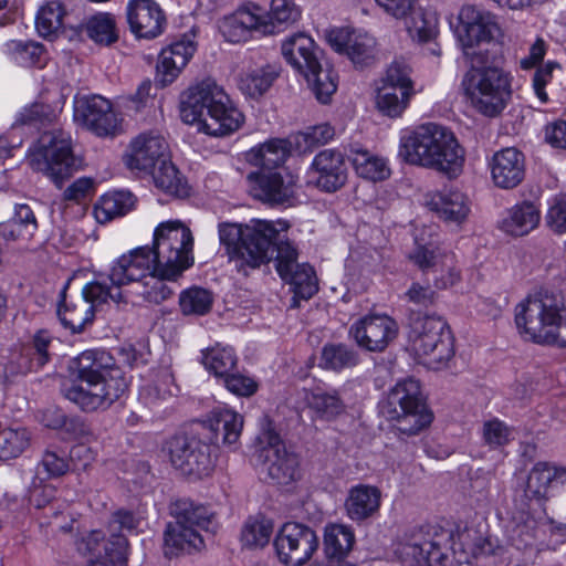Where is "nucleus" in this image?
<instances>
[{
    "label": "nucleus",
    "instance_id": "1",
    "mask_svg": "<svg viewBox=\"0 0 566 566\" xmlns=\"http://www.w3.org/2000/svg\"><path fill=\"white\" fill-rule=\"evenodd\" d=\"M289 229L290 223L282 219H252L245 224L223 222L219 224V239L230 261L244 275L274 260L277 274L291 286L292 306L296 307L298 300L311 298L318 285L314 269L297 262L298 252L287 237Z\"/></svg>",
    "mask_w": 566,
    "mask_h": 566
},
{
    "label": "nucleus",
    "instance_id": "2",
    "mask_svg": "<svg viewBox=\"0 0 566 566\" xmlns=\"http://www.w3.org/2000/svg\"><path fill=\"white\" fill-rule=\"evenodd\" d=\"M458 19L457 36L471 64L462 88L479 113L494 117L511 96L509 75L499 66L503 57L501 28L494 14L474 4H464Z\"/></svg>",
    "mask_w": 566,
    "mask_h": 566
},
{
    "label": "nucleus",
    "instance_id": "3",
    "mask_svg": "<svg viewBox=\"0 0 566 566\" xmlns=\"http://www.w3.org/2000/svg\"><path fill=\"white\" fill-rule=\"evenodd\" d=\"M193 237L179 220L160 222L154 230L153 247H138L120 255L107 279L113 284L143 283L151 274L178 277L193 264Z\"/></svg>",
    "mask_w": 566,
    "mask_h": 566
},
{
    "label": "nucleus",
    "instance_id": "4",
    "mask_svg": "<svg viewBox=\"0 0 566 566\" xmlns=\"http://www.w3.org/2000/svg\"><path fill=\"white\" fill-rule=\"evenodd\" d=\"M71 370L80 384L64 385L62 395L86 412L108 408L128 387L124 371L106 350L81 353L72 360Z\"/></svg>",
    "mask_w": 566,
    "mask_h": 566
},
{
    "label": "nucleus",
    "instance_id": "5",
    "mask_svg": "<svg viewBox=\"0 0 566 566\" xmlns=\"http://www.w3.org/2000/svg\"><path fill=\"white\" fill-rule=\"evenodd\" d=\"M180 114L185 123H198L212 136L231 134L244 122L242 112L234 106L224 91L210 80L189 88L181 102Z\"/></svg>",
    "mask_w": 566,
    "mask_h": 566
},
{
    "label": "nucleus",
    "instance_id": "6",
    "mask_svg": "<svg viewBox=\"0 0 566 566\" xmlns=\"http://www.w3.org/2000/svg\"><path fill=\"white\" fill-rule=\"evenodd\" d=\"M170 513L175 522L169 523L165 531L166 555L199 551L206 541L202 533L210 537L218 530L214 513L190 499L174 501Z\"/></svg>",
    "mask_w": 566,
    "mask_h": 566
},
{
    "label": "nucleus",
    "instance_id": "7",
    "mask_svg": "<svg viewBox=\"0 0 566 566\" xmlns=\"http://www.w3.org/2000/svg\"><path fill=\"white\" fill-rule=\"evenodd\" d=\"M28 161L57 188L81 167V160L73 155L70 134L60 129L43 133L30 149Z\"/></svg>",
    "mask_w": 566,
    "mask_h": 566
},
{
    "label": "nucleus",
    "instance_id": "8",
    "mask_svg": "<svg viewBox=\"0 0 566 566\" xmlns=\"http://www.w3.org/2000/svg\"><path fill=\"white\" fill-rule=\"evenodd\" d=\"M382 415L397 421L396 429L406 436H413L429 426L432 413L426 408L420 382L409 378L396 384L381 405Z\"/></svg>",
    "mask_w": 566,
    "mask_h": 566
},
{
    "label": "nucleus",
    "instance_id": "9",
    "mask_svg": "<svg viewBox=\"0 0 566 566\" xmlns=\"http://www.w3.org/2000/svg\"><path fill=\"white\" fill-rule=\"evenodd\" d=\"M412 352L431 369H441L453 357V337L446 321L438 316L417 318L409 333Z\"/></svg>",
    "mask_w": 566,
    "mask_h": 566
},
{
    "label": "nucleus",
    "instance_id": "10",
    "mask_svg": "<svg viewBox=\"0 0 566 566\" xmlns=\"http://www.w3.org/2000/svg\"><path fill=\"white\" fill-rule=\"evenodd\" d=\"M451 534L429 526L413 532L399 543L396 555L403 566H448Z\"/></svg>",
    "mask_w": 566,
    "mask_h": 566
},
{
    "label": "nucleus",
    "instance_id": "11",
    "mask_svg": "<svg viewBox=\"0 0 566 566\" xmlns=\"http://www.w3.org/2000/svg\"><path fill=\"white\" fill-rule=\"evenodd\" d=\"M256 462L259 470L273 483L287 485L301 478L296 454L285 449L280 436L272 428L264 429L256 438Z\"/></svg>",
    "mask_w": 566,
    "mask_h": 566
},
{
    "label": "nucleus",
    "instance_id": "12",
    "mask_svg": "<svg viewBox=\"0 0 566 566\" xmlns=\"http://www.w3.org/2000/svg\"><path fill=\"white\" fill-rule=\"evenodd\" d=\"M538 325L533 328V343L566 347V306L560 293L542 287L533 297Z\"/></svg>",
    "mask_w": 566,
    "mask_h": 566
},
{
    "label": "nucleus",
    "instance_id": "13",
    "mask_svg": "<svg viewBox=\"0 0 566 566\" xmlns=\"http://www.w3.org/2000/svg\"><path fill=\"white\" fill-rule=\"evenodd\" d=\"M163 452L185 475L201 478L212 470L210 446L195 437L174 436L166 441Z\"/></svg>",
    "mask_w": 566,
    "mask_h": 566
},
{
    "label": "nucleus",
    "instance_id": "14",
    "mask_svg": "<svg viewBox=\"0 0 566 566\" xmlns=\"http://www.w3.org/2000/svg\"><path fill=\"white\" fill-rule=\"evenodd\" d=\"M316 533L301 523H285L274 538V547L281 563L301 566L311 559L318 547Z\"/></svg>",
    "mask_w": 566,
    "mask_h": 566
},
{
    "label": "nucleus",
    "instance_id": "15",
    "mask_svg": "<svg viewBox=\"0 0 566 566\" xmlns=\"http://www.w3.org/2000/svg\"><path fill=\"white\" fill-rule=\"evenodd\" d=\"M356 344L368 352H384L398 335L397 323L387 315H366L349 328Z\"/></svg>",
    "mask_w": 566,
    "mask_h": 566
},
{
    "label": "nucleus",
    "instance_id": "16",
    "mask_svg": "<svg viewBox=\"0 0 566 566\" xmlns=\"http://www.w3.org/2000/svg\"><path fill=\"white\" fill-rule=\"evenodd\" d=\"M443 126L429 123L403 134L400 137L398 156L407 164L423 167L434 163L433 148L439 145V134Z\"/></svg>",
    "mask_w": 566,
    "mask_h": 566
},
{
    "label": "nucleus",
    "instance_id": "17",
    "mask_svg": "<svg viewBox=\"0 0 566 566\" xmlns=\"http://www.w3.org/2000/svg\"><path fill=\"white\" fill-rule=\"evenodd\" d=\"M75 118L101 137L114 136L119 130V118L112 104L99 95L80 98L75 104Z\"/></svg>",
    "mask_w": 566,
    "mask_h": 566
},
{
    "label": "nucleus",
    "instance_id": "18",
    "mask_svg": "<svg viewBox=\"0 0 566 566\" xmlns=\"http://www.w3.org/2000/svg\"><path fill=\"white\" fill-rule=\"evenodd\" d=\"M347 180L344 156L335 149H324L313 159L308 170V182L325 192H335Z\"/></svg>",
    "mask_w": 566,
    "mask_h": 566
},
{
    "label": "nucleus",
    "instance_id": "19",
    "mask_svg": "<svg viewBox=\"0 0 566 566\" xmlns=\"http://www.w3.org/2000/svg\"><path fill=\"white\" fill-rule=\"evenodd\" d=\"M252 196L263 202L283 203L294 196L296 179L280 171H254L248 175Z\"/></svg>",
    "mask_w": 566,
    "mask_h": 566
},
{
    "label": "nucleus",
    "instance_id": "20",
    "mask_svg": "<svg viewBox=\"0 0 566 566\" xmlns=\"http://www.w3.org/2000/svg\"><path fill=\"white\" fill-rule=\"evenodd\" d=\"M493 184L501 189H514L525 178V156L515 147H506L493 154L489 160Z\"/></svg>",
    "mask_w": 566,
    "mask_h": 566
},
{
    "label": "nucleus",
    "instance_id": "21",
    "mask_svg": "<svg viewBox=\"0 0 566 566\" xmlns=\"http://www.w3.org/2000/svg\"><path fill=\"white\" fill-rule=\"evenodd\" d=\"M168 157V145L163 136L144 133L132 140L126 164L130 169L150 171Z\"/></svg>",
    "mask_w": 566,
    "mask_h": 566
},
{
    "label": "nucleus",
    "instance_id": "22",
    "mask_svg": "<svg viewBox=\"0 0 566 566\" xmlns=\"http://www.w3.org/2000/svg\"><path fill=\"white\" fill-rule=\"evenodd\" d=\"M326 38L336 52L345 53L355 65H367L374 59L375 39L367 33L339 28L328 31Z\"/></svg>",
    "mask_w": 566,
    "mask_h": 566
},
{
    "label": "nucleus",
    "instance_id": "23",
    "mask_svg": "<svg viewBox=\"0 0 566 566\" xmlns=\"http://www.w3.org/2000/svg\"><path fill=\"white\" fill-rule=\"evenodd\" d=\"M566 483V467L538 461L533 465V507L537 512L549 509L559 484Z\"/></svg>",
    "mask_w": 566,
    "mask_h": 566
},
{
    "label": "nucleus",
    "instance_id": "24",
    "mask_svg": "<svg viewBox=\"0 0 566 566\" xmlns=\"http://www.w3.org/2000/svg\"><path fill=\"white\" fill-rule=\"evenodd\" d=\"M127 21L138 38L154 39L163 33L166 17L154 0H132L127 6Z\"/></svg>",
    "mask_w": 566,
    "mask_h": 566
},
{
    "label": "nucleus",
    "instance_id": "25",
    "mask_svg": "<svg viewBox=\"0 0 566 566\" xmlns=\"http://www.w3.org/2000/svg\"><path fill=\"white\" fill-rule=\"evenodd\" d=\"M439 145L431 153L434 163L426 165V168L441 172L449 178H455L462 172L465 151L454 134L446 127L439 134Z\"/></svg>",
    "mask_w": 566,
    "mask_h": 566
},
{
    "label": "nucleus",
    "instance_id": "26",
    "mask_svg": "<svg viewBox=\"0 0 566 566\" xmlns=\"http://www.w3.org/2000/svg\"><path fill=\"white\" fill-rule=\"evenodd\" d=\"M219 29L223 38L231 43L247 41L252 31L266 34L272 30L268 24L261 22L260 7L256 4H250L226 17L221 21Z\"/></svg>",
    "mask_w": 566,
    "mask_h": 566
},
{
    "label": "nucleus",
    "instance_id": "27",
    "mask_svg": "<svg viewBox=\"0 0 566 566\" xmlns=\"http://www.w3.org/2000/svg\"><path fill=\"white\" fill-rule=\"evenodd\" d=\"M195 51L196 44L186 36L163 49L157 64L156 83L161 87L171 84Z\"/></svg>",
    "mask_w": 566,
    "mask_h": 566
},
{
    "label": "nucleus",
    "instance_id": "28",
    "mask_svg": "<svg viewBox=\"0 0 566 566\" xmlns=\"http://www.w3.org/2000/svg\"><path fill=\"white\" fill-rule=\"evenodd\" d=\"M533 539L539 551L556 549L566 541V497L558 512V521L549 516L548 510L537 512L533 507Z\"/></svg>",
    "mask_w": 566,
    "mask_h": 566
},
{
    "label": "nucleus",
    "instance_id": "29",
    "mask_svg": "<svg viewBox=\"0 0 566 566\" xmlns=\"http://www.w3.org/2000/svg\"><path fill=\"white\" fill-rule=\"evenodd\" d=\"M436 230V226H423L415 232L416 248L409 254V259L422 271L437 268L441 263L447 264L454 259L453 253L437 245L433 239Z\"/></svg>",
    "mask_w": 566,
    "mask_h": 566
},
{
    "label": "nucleus",
    "instance_id": "30",
    "mask_svg": "<svg viewBox=\"0 0 566 566\" xmlns=\"http://www.w3.org/2000/svg\"><path fill=\"white\" fill-rule=\"evenodd\" d=\"M429 207L438 218L455 226L464 222L471 211L468 197L459 190L436 193L431 198Z\"/></svg>",
    "mask_w": 566,
    "mask_h": 566
},
{
    "label": "nucleus",
    "instance_id": "31",
    "mask_svg": "<svg viewBox=\"0 0 566 566\" xmlns=\"http://www.w3.org/2000/svg\"><path fill=\"white\" fill-rule=\"evenodd\" d=\"M381 501V492L373 485L359 484L349 490L345 509L352 521L360 522L375 515Z\"/></svg>",
    "mask_w": 566,
    "mask_h": 566
},
{
    "label": "nucleus",
    "instance_id": "32",
    "mask_svg": "<svg viewBox=\"0 0 566 566\" xmlns=\"http://www.w3.org/2000/svg\"><path fill=\"white\" fill-rule=\"evenodd\" d=\"M282 55L298 73L316 65L318 49L314 40L305 33H295L282 43Z\"/></svg>",
    "mask_w": 566,
    "mask_h": 566
},
{
    "label": "nucleus",
    "instance_id": "33",
    "mask_svg": "<svg viewBox=\"0 0 566 566\" xmlns=\"http://www.w3.org/2000/svg\"><path fill=\"white\" fill-rule=\"evenodd\" d=\"M139 525V518L130 511L118 510L112 514L108 522L111 544L114 546L112 556L119 565H126L128 541L125 533H132Z\"/></svg>",
    "mask_w": 566,
    "mask_h": 566
},
{
    "label": "nucleus",
    "instance_id": "34",
    "mask_svg": "<svg viewBox=\"0 0 566 566\" xmlns=\"http://www.w3.org/2000/svg\"><path fill=\"white\" fill-rule=\"evenodd\" d=\"M290 154L289 145L284 139H271L245 154V160L258 167L259 171H277Z\"/></svg>",
    "mask_w": 566,
    "mask_h": 566
},
{
    "label": "nucleus",
    "instance_id": "35",
    "mask_svg": "<svg viewBox=\"0 0 566 566\" xmlns=\"http://www.w3.org/2000/svg\"><path fill=\"white\" fill-rule=\"evenodd\" d=\"M36 230L35 214L25 203L15 205L12 218L0 222V238L6 241L29 240Z\"/></svg>",
    "mask_w": 566,
    "mask_h": 566
},
{
    "label": "nucleus",
    "instance_id": "36",
    "mask_svg": "<svg viewBox=\"0 0 566 566\" xmlns=\"http://www.w3.org/2000/svg\"><path fill=\"white\" fill-rule=\"evenodd\" d=\"M51 344V337L46 331H39L32 338V342L22 348L19 358L18 369H13L12 364L7 366L11 374H27L38 370L49 361L48 348Z\"/></svg>",
    "mask_w": 566,
    "mask_h": 566
},
{
    "label": "nucleus",
    "instance_id": "37",
    "mask_svg": "<svg viewBox=\"0 0 566 566\" xmlns=\"http://www.w3.org/2000/svg\"><path fill=\"white\" fill-rule=\"evenodd\" d=\"M301 14V8L293 0H271L268 12L260 8L261 22L272 29L266 34L275 33L294 24L300 20Z\"/></svg>",
    "mask_w": 566,
    "mask_h": 566
},
{
    "label": "nucleus",
    "instance_id": "38",
    "mask_svg": "<svg viewBox=\"0 0 566 566\" xmlns=\"http://www.w3.org/2000/svg\"><path fill=\"white\" fill-rule=\"evenodd\" d=\"M355 535L352 527L344 524H328L324 530V553L328 559L340 562L352 551Z\"/></svg>",
    "mask_w": 566,
    "mask_h": 566
},
{
    "label": "nucleus",
    "instance_id": "39",
    "mask_svg": "<svg viewBox=\"0 0 566 566\" xmlns=\"http://www.w3.org/2000/svg\"><path fill=\"white\" fill-rule=\"evenodd\" d=\"M349 157L357 175L365 179L378 181L388 178L390 175L387 161L373 155L367 149L354 146L350 148Z\"/></svg>",
    "mask_w": 566,
    "mask_h": 566
},
{
    "label": "nucleus",
    "instance_id": "40",
    "mask_svg": "<svg viewBox=\"0 0 566 566\" xmlns=\"http://www.w3.org/2000/svg\"><path fill=\"white\" fill-rule=\"evenodd\" d=\"M301 74L321 103H327L337 90V76L334 70L328 64L324 66L319 59L316 65L305 69Z\"/></svg>",
    "mask_w": 566,
    "mask_h": 566
},
{
    "label": "nucleus",
    "instance_id": "41",
    "mask_svg": "<svg viewBox=\"0 0 566 566\" xmlns=\"http://www.w3.org/2000/svg\"><path fill=\"white\" fill-rule=\"evenodd\" d=\"M308 408L316 419L331 421L345 411V403L337 390L316 388L306 395Z\"/></svg>",
    "mask_w": 566,
    "mask_h": 566
},
{
    "label": "nucleus",
    "instance_id": "42",
    "mask_svg": "<svg viewBox=\"0 0 566 566\" xmlns=\"http://www.w3.org/2000/svg\"><path fill=\"white\" fill-rule=\"evenodd\" d=\"M135 206V197L129 191L118 190L105 193L94 208L98 222L104 223L129 212Z\"/></svg>",
    "mask_w": 566,
    "mask_h": 566
},
{
    "label": "nucleus",
    "instance_id": "43",
    "mask_svg": "<svg viewBox=\"0 0 566 566\" xmlns=\"http://www.w3.org/2000/svg\"><path fill=\"white\" fill-rule=\"evenodd\" d=\"M279 67L272 64L249 70L241 74L239 88L249 97H260L272 86L279 76Z\"/></svg>",
    "mask_w": 566,
    "mask_h": 566
},
{
    "label": "nucleus",
    "instance_id": "44",
    "mask_svg": "<svg viewBox=\"0 0 566 566\" xmlns=\"http://www.w3.org/2000/svg\"><path fill=\"white\" fill-rule=\"evenodd\" d=\"M77 551L83 554H91L96 559H92L87 566H125L114 560L112 553L114 546L111 544V537L105 541L102 531H92L77 543Z\"/></svg>",
    "mask_w": 566,
    "mask_h": 566
},
{
    "label": "nucleus",
    "instance_id": "45",
    "mask_svg": "<svg viewBox=\"0 0 566 566\" xmlns=\"http://www.w3.org/2000/svg\"><path fill=\"white\" fill-rule=\"evenodd\" d=\"M411 38L420 42L432 40L438 33V17L434 12L428 11L415 4V9L401 18Z\"/></svg>",
    "mask_w": 566,
    "mask_h": 566
},
{
    "label": "nucleus",
    "instance_id": "46",
    "mask_svg": "<svg viewBox=\"0 0 566 566\" xmlns=\"http://www.w3.org/2000/svg\"><path fill=\"white\" fill-rule=\"evenodd\" d=\"M57 316L65 328L76 334L83 332L87 324H92L94 310L85 300H80L75 304H67L64 301L57 308Z\"/></svg>",
    "mask_w": 566,
    "mask_h": 566
},
{
    "label": "nucleus",
    "instance_id": "47",
    "mask_svg": "<svg viewBox=\"0 0 566 566\" xmlns=\"http://www.w3.org/2000/svg\"><path fill=\"white\" fill-rule=\"evenodd\" d=\"M243 428V417L229 409H220L212 412L211 429L216 437H222V442L233 446L238 442Z\"/></svg>",
    "mask_w": 566,
    "mask_h": 566
},
{
    "label": "nucleus",
    "instance_id": "48",
    "mask_svg": "<svg viewBox=\"0 0 566 566\" xmlns=\"http://www.w3.org/2000/svg\"><path fill=\"white\" fill-rule=\"evenodd\" d=\"M359 361L358 353L345 344H326L321 354L319 366L324 369L340 371L355 367Z\"/></svg>",
    "mask_w": 566,
    "mask_h": 566
},
{
    "label": "nucleus",
    "instance_id": "49",
    "mask_svg": "<svg viewBox=\"0 0 566 566\" xmlns=\"http://www.w3.org/2000/svg\"><path fill=\"white\" fill-rule=\"evenodd\" d=\"M150 171L155 186L164 192L174 196H184L187 193L186 184L179 176L174 164L168 160V157L160 161Z\"/></svg>",
    "mask_w": 566,
    "mask_h": 566
},
{
    "label": "nucleus",
    "instance_id": "50",
    "mask_svg": "<svg viewBox=\"0 0 566 566\" xmlns=\"http://www.w3.org/2000/svg\"><path fill=\"white\" fill-rule=\"evenodd\" d=\"M238 358L232 347L220 344L203 353V365L216 377L223 378L235 367Z\"/></svg>",
    "mask_w": 566,
    "mask_h": 566
},
{
    "label": "nucleus",
    "instance_id": "51",
    "mask_svg": "<svg viewBox=\"0 0 566 566\" xmlns=\"http://www.w3.org/2000/svg\"><path fill=\"white\" fill-rule=\"evenodd\" d=\"M65 9L59 1H50L40 8L35 18V28L43 38L55 35L63 27Z\"/></svg>",
    "mask_w": 566,
    "mask_h": 566
},
{
    "label": "nucleus",
    "instance_id": "52",
    "mask_svg": "<svg viewBox=\"0 0 566 566\" xmlns=\"http://www.w3.org/2000/svg\"><path fill=\"white\" fill-rule=\"evenodd\" d=\"M177 390L172 375L168 370L164 369L159 371L157 378L153 382L145 385L142 388L140 398L147 406L155 407L159 405L160 401H165L172 397Z\"/></svg>",
    "mask_w": 566,
    "mask_h": 566
},
{
    "label": "nucleus",
    "instance_id": "53",
    "mask_svg": "<svg viewBox=\"0 0 566 566\" xmlns=\"http://www.w3.org/2000/svg\"><path fill=\"white\" fill-rule=\"evenodd\" d=\"M122 286L123 285L113 284L112 282L111 284H107L105 279L95 280L85 284L82 290V300L87 301V304L93 307L95 305L107 303L108 301L119 304L124 302L123 293L120 291Z\"/></svg>",
    "mask_w": 566,
    "mask_h": 566
},
{
    "label": "nucleus",
    "instance_id": "54",
    "mask_svg": "<svg viewBox=\"0 0 566 566\" xmlns=\"http://www.w3.org/2000/svg\"><path fill=\"white\" fill-rule=\"evenodd\" d=\"M273 533V522L264 516L250 517L244 523L241 541L248 547L265 546Z\"/></svg>",
    "mask_w": 566,
    "mask_h": 566
},
{
    "label": "nucleus",
    "instance_id": "55",
    "mask_svg": "<svg viewBox=\"0 0 566 566\" xmlns=\"http://www.w3.org/2000/svg\"><path fill=\"white\" fill-rule=\"evenodd\" d=\"M410 95L408 91L381 86L376 97L377 108L389 117H398L406 109Z\"/></svg>",
    "mask_w": 566,
    "mask_h": 566
},
{
    "label": "nucleus",
    "instance_id": "56",
    "mask_svg": "<svg viewBox=\"0 0 566 566\" xmlns=\"http://www.w3.org/2000/svg\"><path fill=\"white\" fill-rule=\"evenodd\" d=\"M85 30L88 38L98 44L111 45L118 39L115 20L109 13H97L91 17Z\"/></svg>",
    "mask_w": 566,
    "mask_h": 566
},
{
    "label": "nucleus",
    "instance_id": "57",
    "mask_svg": "<svg viewBox=\"0 0 566 566\" xmlns=\"http://www.w3.org/2000/svg\"><path fill=\"white\" fill-rule=\"evenodd\" d=\"M70 470V461L62 451L46 450L35 467V480L42 483L52 478L64 475Z\"/></svg>",
    "mask_w": 566,
    "mask_h": 566
},
{
    "label": "nucleus",
    "instance_id": "58",
    "mask_svg": "<svg viewBox=\"0 0 566 566\" xmlns=\"http://www.w3.org/2000/svg\"><path fill=\"white\" fill-rule=\"evenodd\" d=\"M531 202L524 200L513 206L503 219L501 229L512 237H523L531 231Z\"/></svg>",
    "mask_w": 566,
    "mask_h": 566
},
{
    "label": "nucleus",
    "instance_id": "59",
    "mask_svg": "<svg viewBox=\"0 0 566 566\" xmlns=\"http://www.w3.org/2000/svg\"><path fill=\"white\" fill-rule=\"evenodd\" d=\"M213 303L210 291L202 287H190L184 291L179 297V305L185 315H205Z\"/></svg>",
    "mask_w": 566,
    "mask_h": 566
},
{
    "label": "nucleus",
    "instance_id": "60",
    "mask_svg": "<svg viewBox=\"0 0 566 566\" xmlns=\"http://www.w3.org/2000/svg\"><path fill=\"white\" fill-rule=\"evenodd\" d=\"M30 444L27 429L6 428L0 430V459L10 460L21 455Z\"/></svg>",
    "mask_w": 566,
    "mask_h": 566
},
{
    "label": "nucleus",
    "instance_id": "61",
    "mask_svg": "<svg viewBox=\"0 0 566 566\" xmlns=\"http://www.w3.org/2000/svg\"><path fill=\"white\" fill-rule=\"evenodd\" d=\"M6 51L22 66L40 65L43 62L44 48L40 43L12 40L6 43Z\"/></svg>",
    "mask_w": 566,
    "mask_h": 566
},
{
    "label": "nucleus",
    "instance_id": "62",
    "mask_svg": "<svg viewBox=\"0 0 566 566\" xmlns=\"http://www.w3.org/2000/svg\"><path fill=\"white\" fill-rule=\"evenodd\" d=\"M482 439L490 449H499L506 446L513 439V430L504 421L493 418L484 421Z\"/></svg>",
    "mask_w": 566,
    "mask_h": 566
},
{
    "label": "nucleus",
    "instance_id": "63",
    "mask_svg": "<svg viewBox=\"0 0 566 566\" xmlns=\"http://www.w3.org/2000/svg\"><path fill=\"white\" fill-rule=\"evenodd\" d=\"M531 518L528 503H522L521 510L513 513L514 526L511 531V542L517 548L525 551L531 546Z\"/></svg>",
    "mask_w": 566,
    "mask_h": 566
},
{
    "label": "nucleus",
    "instance_id": "64",
    "mask_svg": "<svg viewBox=\"0 0 566 566\" xmlns=\"http://www.w3.org/2000/svg\"><path fill=\"white\" fill-rule=\"evenodd\" d=\"M177 277H166L156 274H151L148 279L143 282V291L140 295L148 302L159 304L172 294V290L166 284L165 281H172Z\"/></svg>",
    "mask_w": 566,
    "mask_h": 566
}]
</instances>
